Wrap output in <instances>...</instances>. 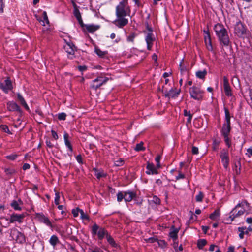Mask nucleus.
I'll list each match as a JSON object with an SVG mask.
<instances>
[{
	"mask_svg": "<svg viewBox=\"0 0 252 252\" xmlns=\"http://www.w3.org/2000/svg\"><path fill=\"white\" fill-rule=\"evenodd\" d=\"M127 0H123L116 7V14L117 19L113 23L119 27H123L128 23V20L125 18L127 15V11L126 9Z\"/></svg>",
	"mask_w": 252,
	"mask_h": 252,
	"instance_id": "nucleus-1",
	"label": "nucleus"
},
{
	"mask_svg": "<svg viewBox=\"0 0 252 252\" xmlns=\"http://www.w3.org/2000/svg\"><path fill=\"white\" fill-rule=\"evenodd\" d=\"M248 33L246 26L240 21L237 22L234 27V33L239 37H244Z\"/></svg>",
	"mask_w": 252,
	"mask_h": 252,
	"instance_id": "nucleus-2",
	"label": "nucleus"
},
{
	"mask_svg": "<svg viewBox=\"0 0 252 252\" xmlns=\"http://www.w3.org/2000/svg\"><path fill=\"white\" fill-rule=\"evenodd\" d=\"M10 236L17 243L22 244L25 242L24 235L16 228H12L10 230Z\"/></svg>",
	"mask_w": 252,
	"mask_h": 252,
	"instance_id": "nucleus-3",
	"label": "nucleus"
},
{
	"mask_svg": "<svg viewBox=\"0 0 252 252\" xmlns=\"http://www.w3.org/2000/svg\"><path fill=\"white\" fill-rule=\"evenodd\" d=\"M92 233L93 235H97L99 239H102L106 235V231L104 228L99 227L94 223L92 228Z\"/></svg>",
	"mask_w": 252,
	"mask_h": 252,
	"instance_id": "nucleus-4",
	"label": "nucleus"
},
{
	"mask_svg": "<svg viewBox=\"0 0 252 252\" xmlns=\"http://www.w3.org/2000/svg\"><path fill=\"white\" fill-rule=\"evenodd\" d=\"M189 93L192 98L197 100H201L202 99L203 92L199 88L195 86L190 88Z\"/></svg>",
	"mask_w": 252,
	"mask_h": 252,
	"instance_id": "nucleus-5",
	"label": "nucleus"
},
{
	"mask_svg": "<svg viewBox=\"0 0 252 252\" xmlns=\"http://www.w3.org/2000/svg\"><path fill=\"white\" fill-rule=\"evenodd\" d=\"M108 80L109 79L106 77H98L92 81L91 84V88L94 90H96Z\"/></svg>",
	"mask_w": 252,
	"mask_h": 252,
	"instance_id": "nucleus-6",
	"label": "nucleus"
},
{
	"mask_svg": "<svg viewBox=\"0 0 252 252\" xmlns=\"http://www.w3.org/2000/svg\"><path fill=\"white\" fill-rule=\"evenodd\" d=\"M220 44H222L224 46H227L230 43L229 38L228 35L227 31L220 33L217 35Z\"/></svg>",
	"mask_w": 252,
	"mask_h": 252,
	"instance_id": "nucleus-7",
	"label": "nucleus"
},
{
	"mask_svg": "<svg viewBox=\"0 0 252 252\" xmlns=\"http://www.w3.org/2000/svg\"><path fill=\"white\" fill-rule=\"evenodd\" d=\"M220 155L221 161L223 163V166L226 169L228 167L229 161L228 152L226 150L223 149L220 153Z\"/></svg>",
	"mask_w": 252,
	"mask_h": 252,
	"instance_id": "nucleus-8",
	"label": "nucleus"
},
{
	"mask_svg": "<svg viewBox=\"0 0 252 252\" xmlns=\"http://www.w3.org/2000/svg\"><path fill=\"white\" fill-rule=\"evenodd\" d=\"M25 216L24 214H13L10 216L9 221L10 223L18 222V223H21L23 222V220Z\"/></svg>",
	"mask_w": 252,
	"mask_h": 252,
	"instance_id": "nucleus-9",
	"label": "nucleus"
},
{
	"mask_svg": "<svg viewBox=\"0 0 252 252\" xmlns=\"http://www.w3.org/2000/svg\"><path fill=\"white\" fill-rule=\"evenodd\" d=\"M36 218L38 219V220L42 222L44 224H45L46 225L52 227V223L47 217H46L42 213H37L36 214Z\"/></svg>",
	"mask_w": 252,
	"mask_h": 252,
	"instance_id": "nucleus-10",
	"label": "nucleus"
},
{
	"mask_svg": "<svg viewBox=\"0 0 252 252\" xmlns=\"http://www.w3.org/2000/svg\"><path fill=\"white\" fill-rule=\"evenodd\" d=\"M64 48L65 51L70 56H73L76 50V47L71 42H66L64 45Z\"/></svg>",
	"mask_w": 252,
	"mask_h": 252,
	"instance_id": "nucleus-11",
	"label": "nucleus"
},
{
	"mask_svg": "<svg viewBox=\"0 0 252 252\" xmlns=\"http://www.w3.org/2000/svg\"><path fill=\"white\" fill-rule=\"evenodd\" d=\"M0 88L5 93H8L9 90H11L12 89V85L11 81L7 79L4 81V83L0 82Z\"/></svg>",
	"mask_w": 252,
	"mask_h": 252,
	"instance_id": "nucleus-12",
	"label": "nucleus"
},
{
	"mask_svg": "<svg viewBox=\"0 0 252 252\" xmlns=\"http://www.w3.org/2000/svg\"><path fill=\"white\" fill-rule=\"evenodd\" d=\"M176 88H172L169 91H166L164 92V95L168 98L177 97L180 93V89L176 91Z\"/></svg>",
	"mask_w": 252,
	"mask_h": 252,
	"instance_id": "nucleus-13",
	"label": "nucleus"
},
{
	"mask_svg": "<svg viewBox=\"0 0 252 252\" xmlns=\"http://www.w3.org/2000/svg\"><path fill=\"white\" fill-rule=\"evenodd\" d=\"M223 87H224V90L225 94L228 96H231L232 95L231 90V88H230V86L229 82H228V80L227 78V77L225 76L223 77Z\"/></svg>",
	"mask_w": 252,
	"mask_h": 252,
	"instance_id": "nucleus-14",
	"label": "nucleus"
},
{
	"mask_svg": "<svg viewBox=\"0 0 252 252\" xmlns=\"http://www.w3.org/2000/svg\"><path fill=\"white\" fill-rule=\"evenodd\" d=\"M136 196L135 192L131 191H125L124 199L126 202H130Z\"/></svg>",
	"mask_w": 252,
	"mask_h": 252,
	"instance_id": "nucleus-15",
	"label": "nucleus"
},
{
	"mask_svg": "<svg viewBox=\"0 0 252 252\" xmlns=\"http://www.w3.org/2000/svg\"><path fill=\"white\" fill-rule=\"evenodd\" d=\"M63 138L66 147L68 149L69 152L68 154L69 156H71L72 154V147L70 141L68 140V134L67 133H64Z\"/></svg>",
	"mask_w": 252,
	"mask_h": 252,
	"instance_id": "nucleus-16",
	"label": "nucleus"
},
{
	"mask_svg": "<svg viewBox=\"0 0 252 252\" xmlns=\"http://www.w3.org/2000/svg\"><path fill=\"white\" fill-rule=\"evenodd\" d=\"M147 169H148V171L146 172V173L147 174H158V172L156 169V168L155 167L154 164L150 163V162H148L147 165Z\"/></svg>",
	"mask_w": 252,
	"mask_h": 252,
	"instance_id": "nucleus-17",
	"label": "nucleus"
},
{
	"mask_svg": "<svg viewBox=\"0 0 252 252\" xmlns=\"http://www.w3.org/2000/svg\"><path fill=\"white\" fill-rule=\"evenodd\" d=\"M152 36V33L149 32L147 34L146 37V41L147 44V49L149 50H150L151 49L153 45V42L155 39V38Z\"/></svg>",
	"mask_w": 252,
	"mask_h": 252,
	"instance_id": "nucleus-18",
	"label": "nucleus"
},
{
	"mask_svg": "<svg viewBox=\"0 0 252 252\" xmlns=\"http://www.w3.org/2000/svg\"><path fill=\"white\" fill-rule=\"evenodd\" d=\"M23 205V202L21 199L13 200L11 203V206L15 210H21V206Z\"/></svg>",
	"mask_w": 252,
	"mask_h": 252,
	"instance_id": "nucleus-19",
	"label": "nucleus"
},
{
	"mask_svg": "<svg viewBox=\"0 0 252 252\" xmlns=\"http://www.w3.org/2000/svg\"><path fill=\"white\" fill-rule=\"evenodd\" d=\"M204 40L207 49L209 51H213V48L210 35L207 34V35H204Z\"/></svg>",
	"mask_w": 252,
	"mask_h": 252,
	"instance_id": "nucleus-20",
	"label": "nucleus"
},
{
	"mask_svg": "<svg viewBox=\"0 0 252 252\" xmlns=\"http://www.w3.org/2000/svg\"><path fill=\"white\" fill-rule=\"evenodd\" d=\"M214 30L216 35H218L220 33H222L225 31L226 29L224 27L223 25L219 23L216 24L214 26Z\"/></svg>",
	"mask_w": 252,
	"mask_h": 252,
	"instance_id": "nucleus-21",
	"label": "nucleus"
},
{
	"mask_svg": "<svg viewBox=\"0 0 252 252\" xmlns=\"http://www.w3.org/2000/svg\"><path fill=\"white\" fill-rule=\"evenodd\" d=\"M231 129V126L230 124H223L222 129L221 133L224 137H226L228 135Z\"/></svg>",
	"mask_w": 252,
	"mask_h": 252,
	"instance_id": "nucleus-22",
	"label": "nucleus"
},
{
	"mask_svg": "<svg viewBox=\"0 0 252 252\" xmlns=\"http://www.w3.org/2000/svg\"><path fill=\"white\" fill-rule=\"evenodd\" d=\"M7 108L9 111H19L20 110L19 106L14 102L10 101L7 104Z\"/></svg>",
	"mask_w": 252,
	"mask_h": 252,
	"instance_id": "nucleus-23",
	"label": "nucleus"
},
{
	"mask_svg": "<svg viewBox=\"0 0 252 252\" xmlns=\"http://www.w3.org/2000/svg\"><path fill=\"white\" fill-rule=\"evenodd\" d=\"M85 27L87 31L90 33H93L95 31L99 29L100 27L99 25L94 24L86 25Z\"/></svg>",
	"mask_w": 252,
	"mask_h": 252,
	"instance_id": "nucleus-24",
	"label": "nucleus"
},
{
	"mask_svg": "<svg viewBox=\"0 0 252 252\" xmlns=\"http://www.w3.org/2000/svg\"><path fill=\"white\" fill-rule=\"evenodd\" d=\"M17 99L20 104L27 110H29V106L26 102L23 97L19 94H17Z\"/></svg>",
	"mask_w": 252,
	"mask_h": 252,
	"instance_id": "nucleus-25",
	"label": "nucleus"
},
{
	"mask_svg": "<svg viewBox=\"0 0 252 252\" xmlns=\"http://www.w3.org/2000/svg\"><path fill=\"white\" fill-rule=\"evenodd\" d=\"M42 20H39L41 25L45 26L46 24H48L49 22L48 19V16L46 12L44 11L42 13Z\"/></svg>",
	"mask_w": 252,
	"mask_h": 252,
	"instance_id": "nucleus-26",
	"label": "nucleus"
},
{
	"mask_svg": "<svg viewBox=\"0 0 252 252\" xmlns=\"http://www.w3.org/2000/svg\"><path fill=\"white\" fill-rule=\"evenodd\" d=\"M49 243L52 246L55 247L59 243V239L56 235H52L49 240Z\"/></svg>",
	"mask_w": 252,
	"mask_h": 252,
	"instance_id": "nucleus-27",
	"label": "nucleus"
},
{
	"mask_svg": "<svg viewBox=\"0 0 252 252\" xmlns=\"http://www.w3.org/2000/svg\"><path fill=\"white\" fill-rule=\"evenodd\" d=\"M207 71L205 69L203 71H198L196 72V76L200 79H204L207 75Z\"/></svg>",
	"mask_w": 252,
	"mask_h": 252,
	"instance_id": "nucleus-28",
	"label": "nucleus"
},
{
	"mask_svg": "<svg viewBox=\"0 0 252 252\" xmlns=\"http://www.w3.org/2000/svg\"><path fill=\"white\" fill-rule=\"evenodd\" d=\"M207 241L205 239H199L197 241V247L199 249H202L203 247L207 244Z\"/></svg>",
	"mask_w": 252,
	"mask_h": 252,
	"instance_id": "nucleus-29",
	"label": "nucleus"
},
{
	"mask_svg": "<svg viewBox=\"0 0 252 252\" xmlns=\"http://www.w3.org/2000/svg\"><path fill=\"white\" fill-rule=\"evenodd\" d=\"M179 231L178 229H174L172 231H171L169 233V236L171 238H172L174 240H175L177 239V234Z\"/></svg>",
	"mask_w": 252,
	"mask_h": 252,
	"instance_id": "nucleus-30",
	"label": "nucleus"
},
{
	"mask_svg": "<svg viewBox=\"0 0 252 252\" xmlns=\"http://www.w3.org/2000/svg\"><path fill=\"white\" fill-rule=\"evenodd\" d=\"M114 248L115 249H113V251L118 252L120 250V246L118 245L114 240L113 238H111V249Z\"/></svg>",
	"mask_w": 252,
	"mask_h": 252,
	"instance_id": "nucleus-31",
	"label": "nucleus"
},
{
	"mask_svg": "<svg viewBox=\"0 0 252 252\" xmlns=\"http://www.w3.org/2000/svg\"><path fill=\"white\" fill-rule=\"evenodd\" d=\"M225 111V120L226 123L225 124H230V115L229 112V110L226 107L224 108Z\"/></svg>",
	"mask_w": 252,
	"mask_h": 252,
	"instance_id": "nucleus-32",
	"label": "nucleus"
},
{
	"mask_svg": "<svg viewBox=\"0 0 252 252\" xmlns=\"http://www.w3.org/2000/svg\"><path fill=\"white\" fill-rule=\"evenodd\" d=\"M245 212V210L244 208L243 210L238 211V212L236 213V211L235 210V212L232 213H233V215H234V216L232 218V219L231 220V222H232L234 220L235 218L239 217V216L243 215L244 213Z\"/></svg>",
	"mask_w": 252,
	"mask_h": 252,
	"instance_id": "nucleus-33",
	"label": "nucleus"
},
{
	"mask_svg": "<svg viewBox=\"0 0 252 252\" xmlns=\"http://www.w3.org/2000/svg\"><path fill=\"white\" fill-rule=\"evenodd\" d=\"M94 174L96 176V177L98 179H99L102 177H103L105 175V174L103 171H101L99 170H98L96 169H94Z\"/></svg>",
	"mask_w": 252,
	"mask_h": 252,
	"instance_id": "nucleus-34",
	"label": "nucleus"
},
{
	"mask_svg": "<svg viewBox=\"0 0 252 252\" xmlns=\"http://www.w3.org/2000/svg\"><path fill=\"white\" fill-rule=\"evenodd\" d=\"M74 14L78 21L80 22L82 21L81 15L80 11L77 9H75L74 10Z\"/></svg>",
	"mask_w": 252,
	"mask_h": 252,
	"instance_id": "nucleus-35",
	"label": "nucleus"
},
{
	"mask_svg": "<svg viewBox=\"0 0 252 252\" xmlns=\"http://www.w3.org/2000/svg\"><path fill=\"white\" fill-rule=\"evenodd\" d=\"M220 216V211L219 210H215L213 213L211 214L209 218L212 220H215L217 217Z\"/></svg>",
	"mask_w": 252,
	"mask_h": 252,
	"instance_id": "nucleus-36",
	"label": "nucleus"
},
{
	"mask_svg": "<svg viewBox=\"0 0 252 252\" xmlns=\"http://www.w3.org/2000/svg\"><path fill=\"white\" fill-rule=\"evenodd\" d=\"M143 143L141 142L140 143L137 144L134 150L136 151H143L145 150L144 147L143 146Z\"/></svg>",
	"mask_w": 252,
	"mask_h": 252,
	"instance_id": "nucleus-37",
	"label": "nucleus"
},
{
	"mask_svg": "<svg viewBox=\"0 0 252 252\" xmlns=\"http://www.w3.org/2000/svg\"><path fill=\"white\" fill-rule=\"evenodd\" d=\"M95 52L99 57H103L106 54L107 52L105 51H102L97 48H95Z\"/></svg>",
	"mask_w": 252,
	"mask_h": 252,
	"instance_id": "nucleus-38",
	"label": "nucleus"
},
{
	"mask_svg": "<svg viewBox=\"0 0 252 252\" xmlns=\"http://www.w3.org/2000/svg\"><path fill=\"white\" fill-rule=\"evenodd\" d=\"M0 128L4 132L7 133L8 134H11V132L10 131L8 126L5 125H1L0 126Z\"/></svg>",
	"mask_w": 252,
	"mask_h": 252,
	"instance_id": "nucleus-39",
	"label": "nucleus"
},
{
	"mask_svg": "<svg viewBox=\"0 0 252 252\" xmlns=\"http://www.w3.org/2000/svg\"><path fill=\"white\" fill-rule=\"evenodd\" d=\"M124 163V160L122 159V158H120V159L119 160L114 161V166H115V167L121 166L123 165Z\"/></svg>",
	"mask_w": 252,
	"mask_h": 252,
	"instance_id": "nucleus-40",
	"label": "nucleus"
},
{
	"mask_svg": "<svg viewBox=\"0 0 252 252\" xmlns=\"http://www.w3.org/2000/svg\"><path fill=\"white\" fill-rule=\"evenodd\" d=\"M80 214L81 219L86 220H88L89 219L88 216L83 211V210L80 209Z\"/></svg>",
	"mask_w": 252,
	"mask_h": 252,
	"instance_id": "nucleus-41",
	"label": "nucleus"
},
{
	"mask_svg": "<svg viewBox=\"0 0 252 252\" xmlns=\"http://www.w3.org/2000/svg\"><path fill=\"white\" fill-rule=\"evenodd\" d=\"M183 63H184V60L182 59V61H181V62L180 63V65H179L180 69V71L181 73L185 72L187 70V68L185 66H184L183 65Z\"/></svg>",
	"mask_w": 252,
	"mask_h": 252,
	"instance_id": "nucleus-42",
	"label": "nucleus"
},
{
	"mask_svg": "<svg viewBox=\"0 0 252 252\" xmlns=\"http://www.w3.org/2000/svg\"><path fill=\"white\" fill-rule=\"evenodd\" d=\"M245 229H246V227H239L238 228V231L239 232H240V233L239 235V236L240 238V239H243L244 238V235L245 233L244 232V230Z\"/></svg>",
	"mask_w": 252,
	"mask_h": 252,
	"instance_id": "nucleus-43",
	"label": "nucleus"
},
{
	"mask_svg": "<svg viewBox=\"0 0 252 252\" xmlns=\"http://www.w3.org/2000/svg\"><path fill=\"white\" fill-rule=\"evenodd\" d=\"M60 198V196L59 192H56L54 202L56 205L59 204Z\"/></svg>",
	"mask_w": 252,
	"mask_h": 252,
	"instance_id": "nucleus-44",
	"label": "nucleus"
},
{
	"mask_svg": "<svg viewBox=\"0 0 252 252\" xmlns=\"http://www.w3.org/2000/svg\"><path fill=\"white\" fill-rule=\"evenodd\" d=\"M203 193L202 192H199V194L196 196V201L197 202H201L203 198Z\"/></svg>",
	"mask_w": 252,
	"mask_h": 252,
	"instance_id": "nucleus-45",
	"label": "nucleus"
},
{
	"mask_svg": "<svg viewBox=\"0 0 252 252\" xmlns=\"http://www.w3.org/2000/svg\"><path fill=\"white\" fill-rule=\"evenodd\" d=\"M66 115L64 113H59L58 115V118L60 120H65L66 119Z\"/></svg>",
	"mask_w": 252,
	"mask_h": 252,
	"instance_id": "nucleus-46",
	"label": "nucleus"
},
{
	"mask_svg": "<svg viewBox=\"0 0 252 252\" xmlns=\"http://www.w3.org/2000/svg\"><path fill=\"white\" fill-rule=\"evenodd\" d=\"M80 209L78 208H76L75 209H73L72 210V213L74 217H77L78 216L79 213H80Z\"/></svg>",
	"mask_w": 252,
	"mask_h": 252,
	"instance_id": "nucleus-47",
	"label": "nucleus"
},
{
	"mask_svg": "<svg viewBox=\"0 0 252 252\" xmlns=\"http://www.w3.org/2000/svg\"><path fill=\"white\" fill-rule=\"evenodd\" d=\"M117 201L120 202L124 199V194L122 192H119L117 194Z\"/></svg>",
	"mask_w": 252,
	"mask_h": 252,
	"instance_id": "nucleus-48",
	"label": "nucleus"
},
{
	"mask_svg": "<svg viewBox=\"0 0 252 252\" xmlns=\"http://www.w3.org/2000/svg\"><path fill=\"white\" fill-rule=\"evenodd\" d=\"M158 242L159 246L161 247V248H164L166 246V243L164 240H159L157 241Z\"/></svg>",
	"mask_w": 252,
	"mask_h": 252,
	"instance_id": "nucleus-49",
	"label": "nucleus"
},
{
	"mask_svg": "<svg viewBox=\"0 0 252 252\" xmlns=\"http://www.w3.org/2000/svg\"><path fill=\"white\" fill-rule=\"evenodd\" d=\"M153 201L156 204H159L160 203V200L157 196H154Z\"/></svg>",
	"mask_w": 252,
	"mask_h": 252,
	"instance_id": "nucleus-50",
	"label": "nucleus"
},
{
	"mask_svg": "<svg viewBox=\"0 0 252 252\" xmlns=\"http://www.w3.org/2000/svg\"><path fill=\"white\" fill-rule=\"evenodd\" d=\"M17 158V155L12 154L9 156H6V158L8 159H10L11 160H15Z\"/></svg>",
	"mask_w": 252,
	"mask_h": 252,
	"instance_id": "nucleus-51",
	"label": "nucleus"
},
{
	"mask_svg": "<svg viewBox=\"0 0 252 252\" xmlns=\"http://www.w3.org/2000/svg\"><path fill=\"white\" fill-rule=\"evenodd\" d=\"M146 241L148 243H153L158 241V239L155 237H151L146 240Z\"/></svg>",
	"mask_w": 252,
	"mask_h": 252,
	"instance_id": "nucleus-52",
	"label": "nucleus"
},
{
	"mask_svg": "<svg viewBox=\"0 0 252 252\" xmlns=\"http://www.w3.org/2000/svg\"><path fill=\"white\" fill-rule=\"evenodd\" d=\"M192 153L193 154H197L198 153V148L195 146H193L192 147Z\"/></svg>",
	"mask_w": 252,
	"mask_h": 252,
	"instance_id": "nucleus-53",
	"label": "nucleus"
},
{
	"mask_svg": "<svg viewBox=\"0 0 252 252\" xmlns=\"http://www.w3.org/2000/svg\"><path fill=\"white\" fill-rule=\"evenodd\" d=\"M52 136V137L56 140H57L58 138V136L56 132H55L54 130L51 131Z\"/></svg>",
	"mask_w": 252,
	"mask_h": 252,
	"instance_id": "nucleus-54",
	"label": "nucleus"
},
{
	"mask_svg": "<svg viewBox=\"0 0 252 252\" xmlns=\"http://www.w3.org/2000/svg\"><path fill=\"white\" fill-rule=\"evenodd\" d=\"M3 0H0V13H1L3 12Z\"/></svg>",
	"mask_w": 252,
	"mask_h": 252,
	"instance_id": "nucleus-55",
	"label": "nucleus"
},
{
	"mask_svg": "<svg viewBox=\"0 0 252 252\" xmlns=\"http://www.w3.org/2000/svg\"><path fill=\"white\" fill-rule=\"evenodd\" d=\"M135 37V34H131V35H130L128 37V40L129 41H131V42H133V39Z\"/></svg>",
	"mask_w": 252,
	"mask_h": 252,
	"instance_id": "nucleus-56",
	"label": "nucleus"
},
{
	"mask_svg": "<svg viewBox=\"0 0 252 252\" xmlns=\"http://www.w3.org/2000/svg\"><path fill=\"white\" fill-rule=\"evenodd\" d=\"M78 68L79 70L81 71V72H83V71L86 70V69H87L86 66H85V65H84V66H79L78 67Z\"/></svg>",
	"mask_w": 252,
	"mask_h": 252,
	"instance_id": "nucleus-57",
	"label": "nucleus"
},
{
	"mask_svg": "<svg viewBox=\"0 0 252 252\" xmlns=\"http://www.w3.org/2000/svg\"><path fill=\"white\" fill-rule=\"evenodd\" d=\"M224 137V141H225L226 145H227L228 146V147H230V144L229 143V138H228V135H227L226 137Z\"/></svg>",
	"mask_w": 252,
	"mask_h": 252,
	"instance_id": "nucleus-58",
	"label": "nucleus"
},
{
	"mask_svg": "<svg viewBox=\"0 0 252 252\" xmlns=\"http://www.w3.org/2000/svg\"><path fill=\"white\" fill-rule=\"evenodd\" d=\"M243 207V203H239L231 211V213H233L235 211L236 209L238 208V207Z\"/></svg>",
	"mask_w": 252,
	"mask_h": 252,
	"instance_id": "nucleus-59",
	"label": "nucleus"
},
{
	"mask_svg": "<svg viewBox=\"0 0 252 252\" xmlns=\"http://www.w3.org/2000/svg\"><path fill=\"white\" fill-rule=\"evenodd\" d=\"M209 227L208 226H202V229L204 232V234H206L208 230L209 229Z\"/></svg>",
	"mask_w": 252,
	"mask_h": 252,
	"instance_id": "nucleus-60",
	"label": "nucleus"
},
{
	"mask_svg": "<svg viewBox=\"0 0 252 252\" xmlns=\"http://www.w3.org/2000/svg\"><path fill=\"white\" fill-rule=\"evenodd\" d=\"M30 167V165L28 163H25L23 166V169L26 170L29 169Z\"/></svg>",
	"mask_w": 252,
	"mask_h": 252,
	"instance_id": "nucleus-61",
	"label": "nucleus"
},
{
	"mask_svg": "<svg viewBox=\"0 0 252 252\" xmlns=\"http://www.w3.org/2000/svg\"><path fill=\"white\" fill-rule=\"evenodd\" d=\"M5 172L7 174H12L14 173V170L13 169H6Z\"/></svg>",
	"mask_w": 252,
	"mask_h": 252,
	"instance_id": "nucleus-62",
	"label": "nucleus"
},
{
	"mask_svg": "<svg viewBox=\"0 0 252 252\" xmlns=\"http://www.w3.org/2000/svg\"><path fill=\"white\" fill-rule=\"evenodd\" d=\"M215 247L218 248V247L215 245H214V244L211 245L210 246V248H209V251L211 252L213 251L214 250V248Z\"/></svg>",
	"mask_w": 252,
	"mask_h": 252,
	"instance_id": "nucleus-63",
	"label": "nucleus"
},
{
	"mask_svg": "<svg viewBox=\"0 0 252 252\" xmlns=\"http://www.w3.org/2000/svg\"><path fill=\"white\" fill-rule=\"evenodd\" d=\"M227 252H234V247L231 246L228 248V251Z\"/></svg>",
	"mask_w": 252,
	"mask_h": 252,
	"instance_id": "nucleus-64",
	"label": "nucleus"
}]
</instances>
